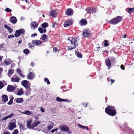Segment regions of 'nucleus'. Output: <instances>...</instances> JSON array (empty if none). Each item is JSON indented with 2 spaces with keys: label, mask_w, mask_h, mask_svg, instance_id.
I'll return each mask as SVG.
<instances>
[{
  "label": "nucleus",
  "mask_w": 134,
  "mask_h": 134,
  "mask_svg": "<svg viewBox=\"0 0 134 134\" xmlns=\"http://www.w3.org/2000/svg\"><path fill=\"white\" fill-rule=\"evenodd\" d=\"M26 89H28L27 90L26 92L25 95L26 96L29 95L31 93V90L30 88V87H29L28 89L26 88Z\"/></svg>",
  "instance_id": "32"
},
{
  "label": "nucleus",
  "mask_w": 134,
  "mask_h": 134,
  "mask_svg": "<svg viewBox=\"0 0 134 134\" xmlns=\"http://www.w3.org/2000/svg\"><path fill=\"white\" fill-rule=\"evenodd\" d=\"M120 68L122 70H124L125 69V67L123 65H121Z\"/></svg>",
  "instance_id": "56"
},
{
  "label": "nucleus",
  "mask_w": 134,
  "mask_h": 134,
  "mask_svg": "<svg viewBox=\"0 0 134 134\" xmlns=\"http://www.w3.org/2000/svg\"><path fill=\"white\" fill-rule=\"evenodd\" d=\"M20 80V78L18 76H13L11 78V80L12 82H18Z\"/></svg>",
  "instance_id": "16"
},
{
  "label": "nucleus",
  "mask_w": 134,
  "mask_h": 134,
  "mask_svg": "<svg viewBox=\"0 0 134 134\" xmlns=\"http://www.w3.org/2000/svg\"><path fill=\"white\" fill-rule=\"evenodd\" d=\"M35 77V74L32 72H30L27 75V78L29 80H32Z\"/></svg>",
  "instance_id": "11"
},
{
  "label": "nucleus",
  "mask_w": 134,
  "mask_h": 134,
  "mask_svg": "<svg viewBox=\"0 0 134 134\" xmlns=\"http://www.w3.org/2000/svg\"><path fill=\"white\" fill-rule=\"evenodd\" d=\"M10 21L13 24H15L17 21V20L15 17L12 16L10 19Z\"/></svg>",
  "instance_id": "18"
},
{
  "label": "nucleus",
  "mask_w": 134,
  "mask_h": 134,
  "mask_svg": "<svg viewBox=\"0 0 134 134\" xmlns=\"http://www.w3.org/2000/svg\"><path fill=\"white\" fill-rule=\"evenodd\" d=\"M88 105V103L85 104V103H83L82 104V105L84 106V107H87V105Z\"/></svg>",
  "instance_id": "53"
},
{
  "label": "nucleus",
  "mask_w": 134,
  "mask_h": 134,
  "mask_svg": "<svg viewBox=\"0 0 134 134\" xmlns=\"http://www.w3.org/2000/svg\"><path fill=\"white\" fill-rule=\"evenodd\" d=\"M13 99H11L9 102L8 103V104L9 105L11 104L13 102Z\"/></svg>",
  "instance_id": "48"
},
{
  "label": "nucleus",
  "mask_w": 134,
  "mask_h": 134,
  "mask_svg": "<svg viewBox=\"0 0 134 134\" xmlns=\"http://www.w3.org/2000/svg\"><path fill=\"white\" fill-rule=\"evenodd\" d=\"M2 101L3 102L5 103L8 100L7 96L5 95H3L2 96Z\"/></svg>",
  "instance_id": "21"
},
{
  "label": "nucleus",
  "mask_w": 134,
  "mask_h": 134,
  "mask_svg": "<svg viewBox=\"0 0 134 134\" xmlns=\"http://www.w3.org/2000/svg\"><path fill=\"white\" fill-rule=\"evenodd\" d=\"M57 49L56 48H54L53 49V51H56Z\"/></svg>",
  "instance_id": "63"
},
{
  "label": "nucleus",
  "mask_w": 134,
  "mask_h": 134,
  "mask_svg": "<svg viewBox=\"0 0 134 134\" xmlns=\"http://www.w3.org/2000/svg\"><path fill=\"white\" fill-rule=\"evenodd\" d=\"M25 33V30L23 29H20V30L16 31L15 35V37H17L20 34H24Z\"/></svg>",
  "instance_id": "4"
},
{
  "label": "nucleus",
  "mask_w": 134,
  "mask_h": 134,
  "mask_svg": "<svg viewBox=\"0 0 134 134\" xmlns=\"http://www.w3.org/2000/svg\"><path fill=\"white\" fill-rule=\"evenodd\" d=\"M37 36V34L36 33H35L33 34H32L31 35V37H34L35 36Z\"/></svg>",
  "instance_id": "55"
},
{
  "label": "nucleus",
  "mask_w": 134,
  "mask_h": 134,
  "mask_svg": "<svg viewBox=\"0 0 134 134\" xmlns=\"http://www.w3.org/2000/svg\"><path fill=\"white\" fill-rule=\"evenodd\" d=\"M15 87L11 85H8L7 88V90L8 92H12L15 89Z\"/></svg>",
  "instance_id": "8"
},
{
  "label": "nucleus",
  "mask_w": 134,
  "mask_h": 134,
  "mask_svg": "<svg viewBox=\"0 0 134 134\" xmlns=\"http://www.w3.org/2000/svg\"><path fill=\"white\" fill-rule=\"evenodd\" d=\"M5 11L7 12H10L12 11L11 9L8 8H6L5 9Z\"/></svg>",
  "instance_id": "47"
},
{
  "label": "nucleus",
  "mask_w": 134,
  "mask_h": 134,
  "mask_svg": "<svg viewBox=\"0 0 134 134\" xmlns=\"http://www.w3.org/2000/svg\"><path fill=\"white\" fill-rule=\"evenodd\" d=\"M19 133L17 129H15L12 132V134H17Z\"/></svg>",
  "instance_id": "40"
},
{
  "label": "nucleus",
  "mask_w": 134,
  "mask_h": 134,
  "mask_svg": "<svg viewBox=\"0 0 134 134\" xmlns=\"http://www.w3.org/2000/svg\"><path fill=\"white\" fill-rule=\"evenodd\" d=\"M3 70V69L2 68L0 67V73H1L2 72V71Z\"/></svg>",
  "instance_id": "60"
},
{
  "label": "nucleus",
  "mask_w": 134,
  "mask_h": 134,
  "mask_svg": "<svg viewBox=\"0 0 134 134\" xmlns=\"http://www.w3.org/2000/svg\"><path fill=\"white\" fill-rule=\"evenodd\" d=\"M4 62L6 65H8L10 64V63L9 61L5 60L4 61Z\"/></svg>",
  "instance_id": "44"
},
{
  "label": "nucleus",
  "mask_w": 134,
  "mask_h": 134,
  "mask_svg": "<svg viewBox=\"0 0 134 134\" xmlns=\"http://www.w3.org/2000/svg\"><path fill=\"white\" fill-rule=\"evenodd\" d=\"M41 38L45 42L47 41V40L48 39L47 36L45 34L43 35L41 37Z\"/></svg>",
  "instance_id": "28"
},
{
  "label": "nucleus",
  "mask_w": 134,
  "mask_h": 134,
  "mask_svg": "<svg viewBox=\"0 0 134 134\" xmlns=\"http://www.w3.org/2000/svg\"><path fill=\"white\" fill-rule=\"evenodd\" d=\"M68 131V133L69 134H71L72 133V131H69V130Z\"/></svg>",
  "instance_id": "62"
},
{
  "label": "nucleus",
  "mask_w": 134,
  "mask_h": 134,
  "mask_svg": "<svg viewBox=\"0 0 134 134\" xmlns=\"http://www.w3.org/2000/svg\"><path fill=\"white\" fill-rule=\"evenodd\" d=\"M105 111L107 114L111 116H115L116 114L115 108L113 106H108L105 108Z\"/></svg>",
  "instance_id": "2"
},
{
  "label": "nucleus",
  "mask_w": 134,
  "mask_h": 134,
  "mask_svg": "<svg viewBox=\"0 0 134 134\" xmlns=\"http://www.w3.org/2000/svg\"><path fill=\"white\" fill-rule=\"evenodd\" d=\"M76 54L77 56L80 58H81L82 57V55L81 53L79 52H77L76 53Z\"/></svg>",
  "instance_id": "38"
},
{
  "label": "nucleus",
  "mask_w": 134,
  "mask_h": 134,
  "mask_svg": "<svg viewBox=\"0 0 134 134\" xmlns=\"http://www.w3.org/2000/svg\"><path fill=\"white\" fill-rule=\"evenodd\" d=\"M72 23L71 21L69 19L67 20L64 23V26L65 27L70 25Z\"/></svg>",
  "instance_id": "13"
},
{
  "label": "nucleus",
  "mask_w": 134,
  "mask_h": 134,
  "mask_svg": "<svg viewBox=\"0 0 134 134\" xmlns=\"http://www.w3.org/2000/svg\"><path fill=\"white\" fill-rule=\"evenodd\" d=\"M28 46L30 47L31 49H33L34 48V46H33L31 43H29L28 44Z\"/></svg>",
  "instance_id": "49"
},
{
  "label": "nucleus",
  "mask_w": 134,
  "mask_h": 134,
  "mask_svg": "<svg viewBox=\"0 0 134 134\" xmlns=\"http://www.w3.org/2000/svg\"><path fill=\"white\" fill-rule=\"evenodd\" d=\"M23 52L25 54H27L29 52V51L28 49H26L24 50Z\"/></svg>",
  "instance_id": "42"
},
{
  "label": "nucleus",
  "mask_w": 134,
  "mask_h": 134,
  "mask_svg": "<svg viewBox=\"0 0 134 134\" xmlns=\"http://www.w3.org/2000/svg\"><path fill=\"white\" fill-rule=\"evenodd\" d=\"M77 125L80 128H82L83 129H86L87 130H89V129L87 127H86V126H84L79 124H78Z\"/></svg>",
  "instance_id": "33"
},
{
  "label": "nucleus",
  "mask_w": 134,
  "mask_h": 134,
  "mask_svg": "<svg viewBox=\"0 0 134 134\" xmlns=\"http://www.w3.org/2000/svg\"><path fill=\"white\" fill-rule=\"evenodd\" d=\"M50 15L53 17L55 18L57 16L56 11L55 10H51L50 12Z\"/></svg>",
  "instance_id": "23"
},
{
  "label": "nucleus",
  "mask_w": 134,
  "mask_h": 134,
  "mask_svg": "<svg viewBox=\"0 0 134 134\" xmlns=\"http://www.w3.org/2000/svg\"><path fill=\"white\" fill-rule=\"evenodd\" d=\"M13 116H14L13 114H11L9 115H8V116H7V118L8 119V118H11Z\"/></svg>",
  "instance_id": "50"
},
{
  "label": "nucleus",
  "mask_w": 134,
  "mask_h": 134,
  "mask_svg": "<svg viewBox=\"0 0 134 134\" xmlns=\"http://www.w3.org/2000/svg\"><path fill=\"white\" fill-rule=\"evenodd\" d=\"M126 11L129 13H131L134 10V8H127L126 9Z\"/></svg>",
  "instance_id": "30"
},
{
  "label": "nucleus",
  "mask_w": 134,
  "mask_h": 134,
  "mask_svg": "<svg viewBox=\"0 0 134 134\" xmlns=\"http://www.w3.org/2000/svg\"><path fill=\"white\" fill-rule=\"evenodd\" d=\"M61 131H63L65 132H66L69 130L68 127L65 125H61L60 127Z\"/></svg>",
  "instance_id": "10"
},
{
  "label": "nucleus",
  "mask_w": 134,
  "mask_h": 134,
  "mask_svg": "<svg viewBox=\"0 0 134 134\" xmlns=\"http://www.w3.org/2000/svg\"><path fill=\"white\" fill-rule=\"evenodd\" d=\"M19 126L20 129L24 130V126L22 124H20L19 125Z\"/></svg>",
  "instance_id": "41"
},
{
  "label": "nucleus",
  "mask_w": 134,
  "mask_h": 134,
  "mask_svg": "<svg viewBox=\"0 0 134 134\" xmlns=\"http://www.w3.org/2000/svg\"><path fill=\"white\" fill-rule=\"evenodd\" d=\"M77 39L76 37H69L68 38L67 41L69 44V50L74 49L77 47L78 45Z\"/></svg>",
  "instance_id": "1"
},
{
  "label": "nucleus",
  "mask_w": 134,
  "mask_h": 134,
  "mask_svg": "<svg viewBox=\"0 0 134 134\" xmlns=\"http://www.w3.org/2000/svg\"><path fill=\"white\" fill-rule=\"evenodd\" d=\"M110 81H111V84H112L114 82L115 80H114L111 79Z\"/></svg>",
  "instance_id": "61"
},
{
  "label": "nucleus",
  "mask_w": 134,
  "mask_h": 134,
  "mask_svg": "<svg viewBox=\"0 0 134 134\" xmlns=\"http://www.w3.org/2000/svg\"><path fill=\"white\" fill-rule=\"evenodd\" d=\"M14 37V36L13 35H9L8 36V38H13Z\"/></svg>",
  "instance_id": "51"
},
{
  "label": "nucleus",
  "mask_w": 134,
  "mask_h": 134,
  "mask_svg": "<svg viewBox=\"0 0 134 134\" xmlns=\"http://www.w3.org/2000/svg\"><path fill=\"white\" fill-rule=\"evenodd\" d=\"M87 22V21L84 19H82L80 22V24L81 26L84 25L86 24Z\"/></svg>",
  "instance_id": "22"
},
{
  "label": "nucleus",
  "mask_w": 134,
  "mask_h": 134,
  "mask_svg": "<svg viewBox=\"0 0 134 134\" xmlns=\"http://www.w3.org/2000/svg\"><path fill=\"white\" fill-rule=\"evenodd\" d=\"M91 35V32L88 30H85L83 33V36L85 37H88Z\"/></svg>",
  "instance_id": "6"
},
{
  "label": "nucleus",
  "mask_w": 134,
  "mask_h": 134,
  "mask_svg": "<svg viewBox=\"0 0 134 134\" xmlns=\"http://www.w3.org/2000/svg\"><path fill=\"white\" fill-rule=\"evenodd\" d=\"M96 12V9L95 8H92V14H94Z\"/></svg>",
  "instance_id": "46"
},
{
  "label": "nucleus",
  "mask_w": 134,
  "mask_h": 134,
  "mask_svg": "<svg viewBox=\"0 0 134 134\" xmlns=\"http://www.w3.org/2000/svg\"><path fill=\"white\" fill-rule=\"evenodd\" d=\"M32 114L31 111H30L28 110H25L23 113V114L28 115H30Z\"/></svg>",
  "instance_id": "31"
},
{
  "label": "nucleus",
  "mask_w": 134,
  "mask_h": 134,
  "mask_svg": "<svg viewBox=\"0 0 134 134\" xmlns=\"http://www.w3.org/2000/svg\"><path fill=\"white\" fill-rule=\"evenodd\" d=\"M105 63L106 65L108 67V69L110 68L111 65V62L108 58L106 59Z\"/></svg>",
  "instance_id": "14"
},
{
  "label": "nucleus",
  "mask_w": 134,
  "mask_h": 134,
  "mask_svg": "<svg viewBox=\"0 0 134 134\" xmlns=\"http://www.w3.org/2000/svg\"><path fill=\"white\" fill-rule=\"evenodd\" d=\"M92 8H88L86 9V10L88 13H90L92 12Z\"/></svg>",
  "instance_id": "37"
},
{
  "label": "nucleus",
  "mask_w": 134,
  "mask_h": 134,
  "mask_svg": "<svg viewBox=\"0 0 134 134\" xmlns=\"http://www.w3.org/2000/svg\"><path fill=\"white\" fill-rule=\"evenodd\" d=\"M8 127L10 130H13L14 128L16 127L15 123L12 122H10L8 126Z\"/></svg>",
  "instance_id": "7"
},
{
  "label": "nucleus",
  "mask_w": 134,
  "mask_h": 134,
  "mask_svg": "<svg viewBox=\"0 0 134 134\" xmlns=\"http://www.w3.org/2000/svg\"><path fill=\"white\" fill-rule=\"evenodd\" d=\"M40 123V122L39 121H35L33 122L32 124V129L34 127H36Z\"/></svg>",
  "instance_id": "20"
},
{
  "label": "nucleus",
  "mask_w": 134,
  "mask_h": 134,
  "mask_svg": "<svg viewBox=\"0 0 134 134\" xmlns=\"http://www.w3.org/2000/svg\"><path fill=\"white\" fill-rule=\"evenodd\" d=\"M48 24L47 23H43L42 25V27L44 29H46V28L48 26Z\"/></svg>",
  "instance_id": "34"
},
{
  "label": "nucleus",
  "mask_w": 134,
  "mask_h": 134,
  "mask_svg": "<svg viewBox=\"0 0 134 134\" xmlns=\"http://www.w3.org/2000/svg\"><path fill=\"white\" fill-rule=\"evenodd\" d=\"M56 100L58 102H70L71 101L70 100H67V99H61L59 97H57L56 98Z\"/></svg>",
  "instance_id": "17"
},
{
  "label": "nucleus",
  "mask_w": 134,
  "mask_h": 134,
  "mask_svg": "<svg viewBox=\"0 0 134 134\" xmlns=\"http://www.w3.org/2000/svg\"><path fill=\"white\" fill-rule=\"evenodd\" d=\"M32 121V120L31 119H30L29 120L27 121L26 125L27 127L29 129H32V125H31Z\"/></svg>",
  "instance_id": "19"
},
{
  "label": "nucleus",
  "mask_w": 134,
  "mask_h": 134,
  "mask_svg": "<svg viewBox=\"0 0 134 134\" xmlns=\"http://www.w3.org/2000/svg\"><path fill=\"white\" fill-rule=\"evenodd\" d=\"M65 13L67 15L70 16L73 14V11L71 9H68L66 10Z\"/></svg>",
  "instance_id": "15"
},
{
  "label": "nucleus",
  "mask_w": 134,
  "mask_h": 134,
  "mask_svg": "<svg viewBox=\"0 0 134 134\" xmlns=\"http://www.w3.org/2000/svg\"><path fill=\"white\" fill-rule=\"evenodd\" d=\"M16 72H17L19 75H20V76H21L22 77H25V76L22 74L21 71L20 69L18 68L17 69H16Z\"/></svg>",
  "instance_id": "25"
},
{
  "label": "nucleus",
  "mask_w": 134,
  "mask_h": 134,
  "mask_svg": "<svg viewBox=\"0 0 134 134\" xmlns=\"http://www.w3.org/2000/svg\"><path fill=\"white\" fill-rule=\"evenodd\" d=\"M23 100V98H20L17 99L16 100V102L18 103H21Z\"/></svg>",
  "instance_id": "36"
},
{
  "label": "nucleus",
  "mask_w": 134,
  "mask_h": 134,
  "mask_svg": "<svg viewBox=\"0 0 134 134\" xmlns=\"http://www.w3.org/2000/svg\"><path fill=\"white\" fill-rule=\"evenodd\" d=\"M4 134H10V133L7 131H6L4 132Z\"/></svg>",
  "instance_id": "54"
},
{
  "label": "nucleus",
  "mask_w": 134,
  "mask_h": 134,
  "mask_svg": "<svg viewBox=\"0 0 134 134\" xmlns=\"http://www.w3.org/2000/svg\"><path fill=\"white\" fill-rule=\"evenodd\" d=\"M14 72V70L11 69H9L8 71V76L10 77V76L13 74Z\"/></svg>",
  "instance_id": "29"
},
{
  "label": "nucleus",
  "mask_w": 134,
  "mask_h": 134,
  "mask_svg": "<svg viewBox=\"0 0 134 134\" xmlns=\"http://www.w3.org/2000/svg\"><path fill=\"white\" fill-rule=\"evenodd\" d=\"M41 111L43 113H44V109L42 107L41 108Z\"/></svg>",
  "instance_id": "57"
},
{
  "label": "nucleus",
  "mask_w": 134,
  "mask_h": 134,
  "mask_svg": "<svg viewBox=\"0 0 134 134\" xmlns=\"http://www.w3.org/2000/svg\"><path fill=\"white\" fill-rule=\"evenodd\" d=\"M4 86L2 82L0 81V89H2Z\"/></svg>",
  "instance_id": "43"
},
{
  "label": "nucleus",
  "mask_w": 134,
  "mask_h": 134,
  "mask_svg": "<svg viewBox=\"0 0 134 134\" xmlns=\"http://www.w3.org/2000/svg\"><path fill=\"white\" fill-rule=\"evenodd\" d=\"M4 27L5 28L7 29L8 30L9 33H10L12 32L13 30L7 25L5 24L4 25Z\"/></svg>",
  "instance_id": "27"
},
{
  "label": "nucleus",
  "mask_w": 134,
  "mask_h": 134,
  "mask_svg": "<svg viewBox=\"0 0 134 134\" xmlns=\"http://www.w3.org/2000/svg\"><path fill=\"white\" fill-rule=\"evenodd\" d=\"M121 20V18L120 16H118L114 19H112L110 21V23L113 24H115L118 23Z\"/></svg>",
  "instance_id": "3"
},
{
  "label": "nucleus",
  "mask_w": 134,
  "mask_h": 134,
  "mask_svg": "<svg viewBox=\"0 0 134 134\" xmlns=\"http://www.w3.org/2000/svg\"><path fill=\"white\" fill-rule=\"evenodd\" d=\"M58 130V129H53L51 131V132L52 133H53L55 131H57Z\"/></svg>",
  "instance_id": "52"
},
{
  "label": "nucleus",
  "mask_w": 134,
  "mask_h": 134,
  "mask_svg": "<svg viewBox=\"0 0 134 134\" xmlns=\"http://www.w3.org/2000/svg\"><path fill=\"white\" fill-rule=\"evenodd\" d=\"M104 42V46L106 47L108 46V44L107 42V40H105Z\"/></svg>",
  "instance_id": "45"
},
{
  "label": "nucleus",
  "mask_w": 134,
  "mask_h": 134,
  "mask_svg": "<svg viewBox=\"0 0 134 134\" xmlns=\"http://www.w3.org/2000/svg\"><path fill=\"white\" fill-rule=\"evenodd\" d=\"M3 58V57L2 56L0 55V62H2V59Z\"/></svg>",
  "instance_id": "59"
},
{
  "label": "nucleus",
  "mask_w": 134,
  "mask_h": 134,
  "mask_svg": "<svg viewBox=\"0 0 134 134\" xmlns=\"http://www.w3.org/2000/svg\"><path fill=\"white\" fill-rule=\"evenodd\" d=\"M44 81L45 82L47 83V84L49 85L50 84V82L49 80L47 78H45L44 79Z\"/></svg>",
  "instance_id": "39"
},
{
  "label": "nucleus",
  "mask_w": 134,
  "mask_h": 134,
  "mask_svg": "<svg viewBox=\"0 0 134 134\" xmlns=\"http://www.w3.org/2000/svg\"><path fill=\"white\" fill-rule=\"evenodd\" d=\"M54 125V123L52 122H51L49 125L47 127V129L48 130H50L53 127Z\"/></svg>",
  "instance_id": "26"
},
{
  "label": "nucleus",
  "mask_w": 134,
  "mask_h": 134,
  "mask_svg": "<svg viewBox=\"0 0 134 134\" xmlns=\"http://www.w3.org/2000/svg\"><path fill=\"white\" fill-rule=\"evenodd\" d=\"M32 43L35 46H38L42 44L41 41L39 40L32 41Z\"/></svg>",
  "instance_id": "12"
},
{
  "label": "nucleus",
  "mask_w": 134,
  "mask_h": 134,
  "mask_svg": "<svg viewBox=\"0 0 134 134\" xmlns=\"http://www.w3.org/2000/svg\"><path fill=\"white\" fill-rule=\"evenodd\" d=\"M8 119L7 117V116H6L5 117L3 118L2 119V121H3L4 120H6Z\"/></svg>",
  "instance_id": "58"
},
{
  "label": "nucleus",
  "mask_w": 134,
  "mask_h": 134,
  "mask_svg": "<svg viewBox=\"0 0 134 134\" xmlns=\"http://www.w3.org/2000/svg\"><path fill=\"white\" fill-rule=\"evenodd\" d=\"M21 42H22L20 40V41H18V43L19 44H20L21 43Z\"/></svg>",
  "instance_id": "64"
},
{
  "label": "nucleus",
  "mask_w": 134,
  "mask_h": 134,
  "mask_svg": "<svg viewBox=\"0 0 134 134\" xmlns=\"http://www.w3.org/2000/svg\"><path fill=\"white\" fill-rule=\"evenodd\" d=\"M23 93V90L21 89H19L18 90L17 93V94L18 95H22Z\"/></svg>",
  "instance_id": "35"
},
{
  "label": "nucleus",
  "mask_w": 134,
  "mask_h": 134,
  "mask_svg": "<svg viewBox=\"0 0 134 134\" xmlns=\"http://www.w3.org/2000/svg\"><path fill=\"white\" fill-rule=\"evenodd\" d=\"M22 85L24 86L26 88L28 89L30 87V84L28 81L27 80H24L22 81Z\"/></svg>",
  "instance_id": "5"
},
{
  "label": "nucleus",
  "mask_w": 134,
  "mask_h": 134,
  "mask_svg": "<svg viewBox=\"0 0 134 134\" xmlns=\"http://www.w3.org/2000/svg\"><path fill=\"white\" fill-rule=\"evenodd\" d=\"M30 25L31 28L33 30H34L37 27L38 23L37 22H33L31 23Z\"/></svg>",
  "instance_id": "9"
},
{
  "label": "nucleus",
  "mask_w": 134,
  "mask_h": 134,
  "mask_svg": "<svg viewBox=\"0 0 134 134\" xmlns=\"http://www.w3.org/2000/svg\"><path fill=\"white\" fill-rule=\"evenodd\" d=\"M38 31L41 34L44 33L46 32V29H44L43 28L41 27H39L38 28Z\"/></svg>",
  "instance_id": "24"
}]
</instances>
